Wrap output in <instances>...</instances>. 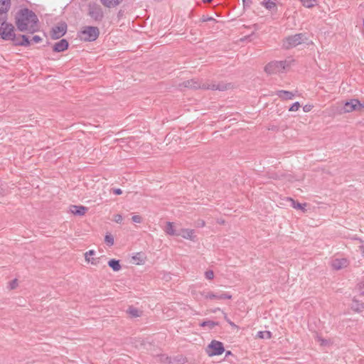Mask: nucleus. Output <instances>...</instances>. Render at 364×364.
Masks as SVG:
<instances>
[{"label": "nucleus", "mask_w": 364, "mask_h": 364, "mask_svg": "<svg viewBox=\"0 0 364 364\" xmlns=\"http://www.w3.org/2000/svg\"><path fill=\"white\" fill-rule=\"evenodd\" d=\"M314 106L312 105H306L303 107V110L304 112H310Z\"/></svg>", "instance_id": "79ce46f5"}, {"label": "nucleus", "mask_w": 364, "mask_h": 364, "mask_svg": "<svg viewBox=\"0 0 364 364\" xmlns=\"http://www.w3.org/2000/svg\"><path fill=\"white\" fill-rule=\"evenodd\" d=\"M132 259L134 260H139V262H137V264H139L140 263H141L143 262V259H141L137 255H135L132 257Z\"/></svg>", "instance_id": "8fccbe9b"}, {"label": "nucleus", "mask_w": 364, "mask_h": 364, "mask_svg": "<svg viewBox=\"0 0 364 364\" xmlns=\"http://www.w3.org/2000/svg\"><path fill=\"white\" fill-rule=\"evenodd\" d=\"M17 286V279H14V280H12L11 282H10V288L11 289H14Z\"/></svg>", "instance_id": "a18cd8bd"}, {"label": "nucleus", "mask_w": 364, "mask_h": 364, "mask_svg": "<svg viewBox=\"0 0 364 364\" xmlns=\"http://www.w3.org/2000/svg\"><path fill=\"white\" fill-rule=\"evenodd\" d=\"M308 40L306 33H299L286 37L283 40V48L286 50L295 48L296 46L304 43Z\"/></svg>", "instance_id": "f03ea898"}, {"label": "nucleus", "mask_w": 364, "mask_h": 364, "mask_svg": "<svg viewBox=\"0 0 364 364\" xmlns=\"http://www.w3.org/2000/svg\"><path fill=\"white\" fill-rule=\"evenodd\" d=\"M200 21L202 22L216 21V20L214 18H213L212 16H206L204 15L201 17Z\"/></svg>", "instance_id": "c9c22d12"}, {"label": "nucleus", "mask_w": 364, "mask_h": 364, "mask_svg": "<svg viewBox=\"0 0 364 364\" xmlns=\"http://www.w3.org/2000/svg\"><path fill=\"white\" fill-rule=\"evenodd\" d=\"M166 232L169 235H178V230L174 229L173 223L172 222H167L166 229Z\"/></svg>", "instance_id": "4be33fe9"}, {"label": "nucleus", "mask_w": 364, "mask_h": 364, "mask_svg": "<svg viewBox=\"0 0 364 364\" xmlns=\"http://www.w3.org/2000/svg\"><path fill=\"white\" fill-rule=\"evenodd\" d=\"M302 5L306 8H313L316 4V0H299Z\"/></svg>", "instance_id": "cd10ccee"}, {"label": "nucleus", "mask_w": 364, "mask_h": 364, "mask_svg": "<svg viewBox=\"0 0 364 364\" xmlns=\"http://www.w3.org/2000/svg\"><path fill=\"white\" fill-rule=\"evenodd\" d=\"M123 0H100L103 6L107 8H114L118 6Z\"/></svg>", "instance_id": "412c9836"}, {"label": "nucleus", "mask_w": 364, "mask_h": 364, "mask_svg": "<svg viewBox=\"0 0 364 364\" xmlns=\"http://www.w3.org/2000/svg\"><path fill=\"white\" fill-rule=\"evenodd\" d=\"M360 106L361 102L358 99H351L344 102L343 112L349 113L353 111H360Z\"/></svg>", "instance_id": "6e6552de"}, {"label": "nucleus", "mask_w": 364, "mask_h": 364, "mask_svg": "<svg viewBox=\"0 0 364 364\" xmlns=\"http://www.w3.org/2000/svg\"><path fill=\"white\" fill-rule=\"evenodd\" d=\"M256 338H262V339H264V338L269 339L272 338V333L269 331H259L257 332V333L256 335Z\"/></svg>", "instance_id": "393cba45"}, {"label": "nucleus", "mask_w": 364, "mask_h": 364, "mask_svg": "<svg viewBox=\"0 0 364 364\" xmlns=\"http://www.w3.org/2000/svg\"><path fill=\"white\" fill-rule=\"evenodd\" d=\"M262 5L263 6H264V8L268 9V10H272L274 8L277 9L276 4L274 1H271V0H264L262 2Z\"/></svg>", "instance_id": "a878e982"}, {"label": "nucleus", "mask_w": 364, "mask_h": 364, "mask_svg": "<svg viewBox=\"0 0 364 364\" xmlns=\"http://www.w3.org/2000/svg\"><path fill=\"white\" fill-rule=\"evenodd\" d=\"M242 3H243V7H244V9H245V8H249L250 6V5L252 4V0H242Z\"/></svg>", "instance_id": "a19ab883"}, {"label": "nucleus", "mask_w": 364, "mask_h": 364, "mask_svg": "<svg viewBox=\"0 0 364 364\" xmlns=\"http://www.w3.org/2000/svg\"><path fill=\"white\" fill-rule=\"evenodd\" d=\"M15 24L21 32L34 33L40 30L39 19L34 11L27 7L19 9L15 15Z\"/></svg>", "instance_id": "f257e3e1"}, {"label": "nucleus", "mask_w": 364, "mask_h": 364, "mask_svg": "<svg viewBox=\"0 0 364 364\" xmlns=\"http://www.w3.org/2000/svg\"><path fill=\"white\" fill-rule=\"evenodd\" d=\"M19 37L21 38V41H18L17 38H16L15 41H13V45L15 46H24V47H28L31 46V43L29 40V38L28 36L24 34L19 35Z\"/></svg>", "instance_id": "dca6fc26"}, {"label": "nucleus", "mask_w": 364, "mask_h": 364, "mask_svg": "<svg viewBox=\"0 0 364 364\" xmlns=\"http://www.w3.org/2000/svg\"><path fill=\"white\" fill-rule=\"evenodd\" d=\"M70 210L75 215L82 216L87 213L88 208L84 205H71Z\"/></svg>", "instance_id": "4468645a"}, {"label": "nucleus", "mask_w": 364, "mask_h": 364, "mask_svg": "<svg viewBox=\"0 0 364 364\" xmlns=\"http://www.w3.org/2000/svg\"><path fill=\"white\" fill-rule=\"evenodd\" d=\"M95 253V250H89L88 252H87L85 254V259L86 258H90V256H92L94 255Z\"/></svg>", "instance_id": "c03bdc74"}, {"label": "nucleus", "mask_w": 364, "mask_h": 364, "mask_svg": "<svg viewBox=\"0 0 364 364\" xmlns=\"http://www.w3.org/2000/svg\"><path fill=\"white\" fill-rule=\"evenodd\" d=\"M277 95L282 100H291L294 97V94L292 92L282 90L277 91Z\"/></svg>", "instance_id": "f3484780"}, {"label": "nucleus", "mask_w": 364, "mask_h": 364, "mask_svg": "<svg viewBox=\"0 0 364 364\" xmlns=\"http://www.w3.org/2000/svg\"><path fill=\"white\" fill-rule=\"evenodd\" d=\"M230 355H233L232 353L230 350L225 351V358H228Z\"/></svg>", "instance_id": "603ef678"}, {"label": "nucleus", "mask_w": 364, "mask_h": 364, "mask_svg": "<svg viewBox=\"0 0 364 364\" xmlns=\"http://www.w3.org/2000/svg\"><path fill=\"white\" fill-rule=\"evenodd\" d=\"M333 267L335 269H341L343 267V263L340 260H336L333 264Z\"/></svg>", "instance_id": "72a5a7b5"}, {"label": "nucleus", "mask_w": 364, "mask_h": 364, "mask_svg": "<svg viewBox=\"0 0 364 364\" xmlns=\"http://www.w3.org/2000/svg\"><path fill=\"white\" fill-rule=\"evenodd\" d=\"M132 220L134 223H141L142 221L141 217L138 215L132 216Z\"/></svg>", "instance_id": "4c0bfd02"}, {"label": "nucleus", "mask_w": 364, "mask_h": 364, "mask_svg": "<svg viewBox=\"0 0 364 364\" xmlns=\"http://www.w3.org/2000/svg\"><path fill=\"white\" fill-rule=\"evenodd\" d=\"M177 236H181L183 238L188 239L191 241H196V236L194 235V230L192 229L181 228L178 230Z\"/></svg>", "instance_id": "9d476101"}, {"label": "nucleus", "mask_w": 364, "mask_h": 364, "mask_svg": "<svg viewBox=\"0 0 364 364\" xmlns=\"http://www.w3.org/2000/svg\"><path fill=\"white\" fill-rule=\"evenodd\" d=\"M32 41L34 42V43H40L42 41V38L41 36H33V38H32Z\"/></svg>", "instance_id": "37998d69"}, {"label": "nucleus", "mask_w": 364, "mask_h": 364, "mask_svg": "<svg viewBox=\"0 0 364 364\" xmlns=\"http://www.w3.org/2000/svg\"><path fill=\"white\" fill-rule=\"evenodd\" d=\"M127 313L129 314L131 318L139 317L141 314V312L133 306H129L128 309L127 310Z\"/></svg>", "instance_id": "b1692460"}, {"label": "nucleus", "mask_w": 364, "mask_h": 364, "mask_svg": "<svg viewBox=\"0 0 364 364\" xmlns=\"http://www.w3.org/2000/svg\"><path fill=\"white\" fill-rule=\"evenodd\" d=\"M205 82H202L199 80L191 79L188 80H186L182 83V85L185 87L191 88V89H203V86Z\"/></svg>", "instance_id": "f8f14e48"}, {"label": "nucleus", "mask_w": 364, "mask_h": 364, "mask_svg": "<svg viewBox=\"0 0 364 364\" xmlns=\"http://www.w3.org/2000/svg\"><path fill=\"white\" fill-rule=\"evenodd\" d=\"M205 278L208 279H213L214 277V272L213 270H207L205 272Z\"/></svg>", "instance_id": "f704fd0d"}, {"label": "nucleus", "mask_w": 364, "mask_h": 364, "mask_svg": "<svg viewBox=\"0 0 364 364\" xmlns=\"http://www.w3.org/2000/svg\"><path fill=\"white\" fill-rule=\"evenodd\" d=\"M203 3H210L213 0H203Z\"/></svg>", "instance_id": "6e6d98bb"}, {"label": "nucleus", "mask_w": 364, "mask_h": 364, "mask_svg": "<svg viewBox=\"0 0 364 364\" xmlns=\"http://www.w3.org/2000/svg\"><path fill=\"white\" fill-rule=\"evenodd\" d=\"M252 27L254 28V29H255V31H257V30H258V29L259 28V25H258L257 23H255V24H253V25H252Z\"/></svg>", "instance_id": "5fc2aeb1"}, {"label": "nucleus", "mask_w": 364, "mask_h": 364, "mask_svg": "<svg viewBox=\"0 0 364 364\" xmlns=\"http://www.w3.org/2000/svg\"><path fill=\"white\" fill-rule=\"evenodd\" d=\"M351 309L355 312H361L364 309V303L353 298Z\"/></svg>", "instance_id": "a211bd4d"}, {"label": "nucleus", "mask_w": 364, "mask_h": 364, "mask_svg": "<svg viewBox=\"0 0 364 364\" xmlns=\"http://www.w3.org/2000/svg\"><path fill=\"white\" fill-rule=\"evenodd\" d=\"M225 351L224 345L222 342L213 340L206 347L205 353L209 357L220 355Z\"/></svg>", "instance_id": "20e7f679"}, {"label": "nucleus", "mask_w": 364, "mask_h": 364, "mask_svg": "<svg viewBox=\"0 0 364 364\" xmlns=\"http://www.w3.org/2000/svg\"><path fill=\"white\" fill-rule=\"evenodd\" d=\"M289 200L291 201V206L294 208H295L296 210H301L303 212H304L306 210V209H305V207L306 205V203H300L299 202H298L297 200H294L291 198H289Z\"/></svg>", "instance_id": "5701e85b"}, {"label": "nucleus", "mask_w": 364, "mask_h": 364, "mask_svg": "<svg viewBox=\"0 0 364 364\" xmlns=\"http://www.w3.org/2000/svg\"><path fill=\"white\" fill-rule=\"evenodd\" d=\"M300 107H301L300 103L299 102H296L290 106V107L289 108V112L297 111L300 108Z\"/></svg>", "instance_id": "2f4dec72"}, {"label": "nucleus", "mask_w": 364, "mask_h": 364, "mask_svg": "<svg viewBox=\"0 0 364 364\" xmlns=\"http://www.w3.org/2000/svg\"><path fill=\"white\" fill-rule=\"evenodd\" d=\"M112 193L114 195L119 196V195H121L122 193V191L120 188H112Z\"/></svg>", "instance_id": "49530a36"}, {"label": "nucleus", "mask_w": 364, "mask_h": 364, "mask_svg": "<svg viewBox=\"0 0 364 364\" xmlns=\"http://www.w3.org/2000/svg\"><path fill=\"white\" fill-rule=\"evenodd\" d=\"M122 215L120 214H116L114 215L113 220L116 222L117 223H121L122 221Z\"/></svg>", "instance_id": "e433bc0d"}, {"label": "nucleus", "mask_w": 364, "mask_h": 364, "mask_svg": "<svg viewBox=\"0 0 364 364\" xmlns=\"http://www.w3.org/2000/svg\"><path fill=\"white\" fill-rule=\"evenodd\" d=\"M358 286H359V289L360 291V294L362 296H364V282L362 284H358Z\"/></svg>", "instance_id": "de8ad7c7"}, {"label": "nucleus", "mask_w": 364, "mask_h": 364, "mask_svg": "<svg viewBox=\"0 0 364 364\" xmlns=\"http://www.w3.org/2000/svg\"><path fill=\"white\" fill-rule=\"evenodd\" d=\"M105 242H106V244L111 247L114 245V237L112 235L109 234V235H105Z\"/></svg>", "instance_id": "c756f323"}, {"label": "nucleus", "mask_w": 364, "mask_h": 364, "mask_svg": "<svg viewBox=\"0 0 364 364\" xmlns=\"http://www.w3.org/2000/svg\"><path fill=\"white\" fill-rule=\"evenodd\" d=\"M205 225V222H204V221H203V222H202V225Z\"/></svg>", "instance_id": "052dcab7"}, {"label": "nucleus", "mask_w": 364, "mask_h": 364, "mask_svg": "<svg viewBox=\"0 0 364 364\" xmlns=\"http://www.w3.org/2000/svg\"><path fill=\"white\" fill-rule=\"evenodd\" d=\"M67 30V23L65 21H60L52 28L50 31V37L53 40L59 39L66 33Z\"/></svg>", "instance_id": "0eeeda50"}, {"label": "nucleus", "mask_w": 364, "mask_h": 364, "mask_svg": "<svg viewBox=\"0 0 364 364\" xmlns=\"http://www.w3.org/2000/svg\"><path fill=\"white\" fill-rule=\"evenodd\" d=\"M264 72L268 75H274L280 73L277 61H271L264 67Z\"/></svg>", "instance_id": "ddd939ff"}, {"label": "nucleus", "mask_w": 364, "mask_h": 364, "mask_svg": "<svg viewBox=\"0 0 364 364\" xmlns=\"http://www.w3.org/2000/svg\"><path fill=\"white\" fill-rule=\"evenodd\" d=\"M88 16L95 21L101 22L104 18V12L100 5L90 2L88 6Z\"/></svg>", "instance_id": "39448f33"}, {"label": "nucleus", "mask_w": 364, "mask_h": 364, "mask_svg": "<svg viewBox=\"0 0 364 364\" xmlns=\"http://www.w3.org/2000/svg\"><path fill=\"white\" fill-rule=\"evenodd\" d=\"M360 107H361V110H362L363 109H364V101H363V102H361V106H360Z\"/></svg>", "instance_id": "4d7b16f0"}, {"label": "nucleus", "mask_w": 364, "mask_h": 364, "mask_svg": "<svg viewBox=\"0 0 364 364\" xmlns=\"http://www.w3.org/2000/svg\"><path fill=\"white\" fill-rule=\"evenodd\" d=\"M157 357L159 361L163 364H170L171 363V358L166 355L161 354L157 355Z\"/></svg>", "instance_id": "c85d7f7f"}, {"label": "nucleus", "mask_w": 364, "mask_h": 364, "mask_svg": "<svg viewBox=\"0 0 364 364\" xmlns=\"http://www.w3.org/2000/svg\"><path fill=\"white\" fill-rule=\"evenodd\" d=\"M11 5V0H0V14L8 13Z\"/></svg>", "instance_id": "6ab92c4d"}, {"label": "nucleus", "mask_w": 364, "mask_h": 364, "mask_svg": "<svg viewBox=\"0 0 364 364\" xmlns=\"http://www.w3.org/2000/svg\"><path fill=\"white\" fill-rule=\"evenodd\" d=\"M225 316H224V318L225 320L233 328H238V326L235 324V323H233L232 321H231L227 316V314H224Z\"/></svg>", "instance_id": "58836bf2"}, {"label": "nucleus", "mask_w": 364, "mask_h": 364, "mask_svg": "<svg viewBox=\"0 0 364 364\" xmlns=\"http://www.w3.org/2000/svg\"><path fill=\"white\" fill-rule=\"evenodd\" d=\"M206 299H230L232 295L228 293L215 294L213 292H209L204 295Z\"/></svg>", "instance_id": "2eb2a0df"}, {"label": "nucleus", "mask_w": 364, "mask_h": 364, "mask_svg": "<svg viewBox=\"0 0 364 364\" xmlns=\"http://www.w3.org/2000/svg\"><path fill=\"white\" fill-rule=\"evenodd\" d=\"M359 248L361 250V256L364 258V245H360Z\"/></svg>", "instance_id": "864d4df0"}, {"label": "nucleus", "mask_w": 364, "mask_h": 364, "mask_svg": "<svg viewBox=\"0 0 364 364\" xmlns=\"http://www.w3.org/2000/svg\"><path fill=\"white\" fill-rule=\"evenodd\" d=\"M363 33L364 34V19H363Z\"/></svg>", "instance_id": "13d9d810"}, {"label": "nucleus", "mask_w": 364, "mask_h": 364, "mask_svg": "<svg viewBox=\"0 0 364 364\" xmlns=\"http://www.w3.org/2000/svg\"><path fill=\"white\" fill-rule=\"evenodd\" d=\"M15 28L11 23H5L4 26L0 27V37L4 41H15L16 35L14 32Z\"/></svg>", "instance_id": "423d86ee"}, {"label": "nucleus", "mask_w": 364, "mask_h": 364, "mask_svg": "<svg viewBox=\"0 0 364 364\" xmlns=\"http://www.w3.org/2000/svg\"><path fill=\"white\" fill-rule=\"evenodd\" d=\"M107 264L114 272H118L122 269L119 259H111L108 261Z\"/></svg>", "instance_id": "aec40b11"}, {"label": "nucleus", "mask_w": 364, "mask_h": 364, "mask_svg": "<svg viewBox=\"0 0 364 364\" xmlns=\"http://www.w3.org/2000/svg\"><path fill=\"white\" fill-rule=\"evenodd\" d=\"M218 325V322L208 320L203 321L200 323V326L205 327L208 326L210 329L213 328L215 326Z\"/></svg>", "instance_id": "bb28decb"}, {"label": "nucleus", "mask_w": 364, "mask_h": 364, "mask_svg": "<svg viewBox=\"0 0 364 364\" xmlns=\"http://www.w3.org/2000/svg\"><path fill=\"white\" fill-rule=\"evenodd\" d=\"M7 19H8L7 13L0 14L1 27L4 26L5 23H9V22H7Z\"/></svg>", "instance_id": "7c9ffc66"}, {"label": "nucleus", "mask_w": 364, "mask_h": 364, "mask_svg": "<svg viewBox=\"0 0 364 364\" xmlns=\"http://www.w3.org/2000/svg\"><path fill=\"white\" fill-rule=\"evenodd\" d=\"M279 69L280 70V72H282L284 70H285L286 67L287 66V63L286 60H281V61H277Z\"/></svg>", "instance_id": "473e14b6"}, {"label": "nucleus", "mask_w": 364, "mask_h": 364, "mask_svg": "<svg viewBox=\"0 0 364 364\" xmlns=\"http://www.w3.org/2000/svg\"><path fill=\"white\" fill-rule=\"evenodd\" d=\"M6 194V190L4 188L0 187V196H5Z\"/></svg>", "instance_id": "09e8293b"}, {"label": "nucleus", "mask_w": 364, "mask_h": 364, "mask_svg": "<svg viewBox=\"0 0 364 364\" xmlns=\"http://www.w3.org/2000/svg\"><path fill=\"white\" fill-rule=\"evenodd\" d=\"M124 16V11L123 10H119L117 13V17L119 18H121L122 16Z\"/></svg>", "instance_id": "3c124183"}, {"label": "nucleus", "mask_w": 364, "mask_h": 364, "mask_svg": "<svg viewBox=\"0 0 364 364\" xmlns=\"http://www.w3.org/2000/svg\"><path fill=\"white\" fill-rule=\"evenodd\" d=\"M253 35H254V32H253V33H252V34H251V35H250L249 36H247V38H249V37H250V36H253Z\"/></svg>", "instance_id": "bf43d9fd"}, {"label": "nucleus", "mask_w": 364, "mask_h": 364, "mask_svg": "<svg viewBox=\"0 0 364 364\" xmlns=\"http://www.w3.org/2000/svg\"><path fill=\"white\" fill-rule=\"evenodd\" d=\"M86 261L88 262H90L92 264L96 265L97 264V262H99V258H97V259H95L93 257L86 258Z\"/></svg>", "instance_id": "ea45409f"}, {"label": "nucleus", "mask_w": 364, "mask_h": 364, "mask_svg": "<svg viewBox=\"0 0 364 364\" xmlns=\"http://www.w3.org/2000/svg\"><path fill=\"white\" fill-rule=\"evenodd\" d=\"M100 35V30L96 26H87L82 28L79 33V37L85 42L95 41Z\"/></svg>", "instance_id": "7ed1b4c3"}, {"label": "nucleus", "mask_w": 364, "mask_h": 364, "mask_svg": "<svg viewBox=\"0 0 364 364\" xmlns=\"http://www.w3.org/2000/svg\"><path fill=\"white\" fill-rule=\"evenodd\" d=\"M68 41L66 39L63 38L53 45V50L55 53H60L66 50L68 48Z\"/></svg>", "instance_id": "9b49d317"}, {"label": "nucleus", "mask_w": 364, "mask_h": 364, "mask_svg": "<svg viewBox=\"0 0 364 364\" xmlns=\"http://www.w3.org/2000/svg\"><path fill=\"white\" fill-rule=\"evenodd\" d=\"M230 85H231L230 83L226 84L223 82H220L218 83H215V82L208 83V82H205L204 83V85L203 86V90L225 91V90H227L228 88H230Z\"/></svg>", "instance_id": "1a4fd4ad"}]
</instances>
